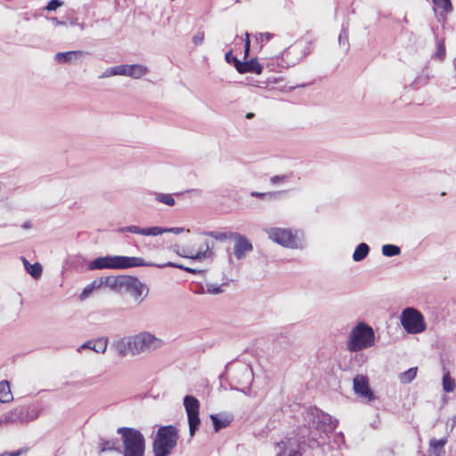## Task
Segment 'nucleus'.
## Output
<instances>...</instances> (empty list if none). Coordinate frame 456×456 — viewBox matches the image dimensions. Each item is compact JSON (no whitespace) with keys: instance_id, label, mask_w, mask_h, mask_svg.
Instances as JSON below:
<instances>
[{"instance_id":"17","label":"nucleus","mask_w":456,"mask_h":456,"mask_svg":"<svg viewBox=\"0 0 456 456\" xmlns=\"http://www.w3.org/2000/svg\"><path fill=\"white\" fill-rule=\"evenodd\" d=\"M121 66V76L130 77L134 79H139L145 76L149 69L141 64H123Z\"/></svg>"},{"instance_id":"10","label":"nucleus","mask_w":456,"mask_h":456,"mask_svg":"<svg viewBox=\"0 0 456 456\" xmlns=\"http://www.w3.org/2000/svg\"><path fill=\"white\" fill-rule=\"evenodd\" d=\"M200 401L192 395L183 397V406L188 418L190 436H193L200 425Z\"/></svg>"},{"instance_id":"24","label":"nucleus","mask_w":456,"mask_h":456,"mask_svg":"<svg viewBox=\"0 0 456 456\" xmlns=\"http://www.w3.org/2000/svg\"><path fill=\"white\" fill-rule=\"evenodd\" d=\"M153 266H156L158 268L174 267V268H177V269L185 271V272L192 273V274H202L205 273V270L191 268L188 266H184L183 265L176 264V263H173V262H167L164 264H154Z\"/></svg>"},{"instance_id":"15","label":"nucleus","mask_w":456,"mask_h":456,"mask_svg":"<svg viewBox=\"0 0 456 456\" xmlns=\"http://www.w3.org/2000/svg\"><path fill=\"white\" fill-rule=\"evenodd\" d=\"M232 61L236 70L240 74L248 72L261 74L263 71V66L258 62L256 58H253L248 61H240L237 57H233Z\"/></svg>"},{"instance_id":"13","label":"nucleus","mask_w":456,"mask_h":456,"mask_svg":"<svg viewBox=\"0 0 456 456\" xmlns=\"http://www.w3.org/2000/svg\"><path fill=\"white\" fill-rule=\"evenodd\" d=\"M134 336H126L123 337L122 338L115 341L112 344V347L115 349L116 353L121 356L126 357L127 355L135 356L137 355Z\"/></svg>"},{"instance_id":"31","label":"nucleus","mask_w":456,"mask_h":456,"mask_svg":"<svg viewBox=\"0 0 456 456\" xmlns=\"http://www.w3.org/2000/svg\"><path fill=\"white\" fill-rule=\"evenodd\" d=\"M210 419H211V420L213 422L214 430L216 432H218L222 428H226L230 424V422H231V419L229 418H225L224 419H221L216 414H211L210 415Z\"/></svg>"},{"instance_id":"30","label":"nucleus","mask_w":456,"mask_h":456,"mask_svg":"<svg viewBox=\"0 0 456 456\" xmlns=\"http://www.w3.org/2000/svg\"><path fill=\"white\" fill-rule=\"evenodd\" d=\"M418 371L417 367H412L408 369L407 370L402 372L399 376V379L403 384L411 383L416 377Z\"/></svg>"},{"instance_id":"33","label":"nucleus","mask_w":456,"mask_h":456,"mask_svg":"<svg viewBox=\"0 0 456 456\" xmlns=\"http://www.w3.org/2000/svg\"><path fill=\"white\" fill-rule=\"evenodd\" d=\"M382 254L388 257L399 256L401 254V248L394 244H386L382 246Z\"/></svg>"},{"instance_id":"4","label":"nucleus","mask_w":456,"mask_h":456,"mask_svg":"<svg viewBox=\"0 0 456 456\" xmlns=\"http://www.w3.org/2000/svg\"><path fill=\"white\" fill-rule=\"evenodd\" d=\"M178 439V428L175 426L159 428L152 443L154 456H168L177 445Z\"/></svg>"},{"instance_id":"22","label":"nucleus","mask_w":456,"mask_h":456,"mask_svg":"<svg viewBox=\"0 0 456 456\" xmlns=\"http://www.w3.org/2000/svg\"><path fill=\"white\" fill-rule=\"evenodd\" d=\"M118 232H131L144 236H158V232H159V231L155 229V226L149 228H141L137 225H129L118 228Z\"/></svg>"},{"instance_id":"55","label":"nucleus","mask_w":456,"mask_h":456,"mask_svg":"<svg viewBox=\"0 0 456 456\" xmlns=\"http://www.w3.org/2000/svg\"><path fill=\"white\" fill-rule=\"evenodd\" d=\"M337 437H338V438H340V440H341V441H343V439H344V436H343V435H342L341 433H340V434H338V435H337Z\"/></svg>"},{"instance_id":"27","label":"nucleus","mask_w":456,"mask_h":456,"mask_svg":"<svg viewBox=\"0 0 456 456\" xmlns=\"http://www.w3.org/2000/svg\"><path fill=\"white\" fill-rule=\"evenodd\" d=\"M13 396L11 392L10 383L7 380L0 382V402L9 403L12 401Z\"/></svg>"},{"instance_id":"7","label":"nucleus","mask_w":456,"mask_h":456,"mask_svg":"<svg viewBox=\"0 0 456 456\" xmlns=\"http://www.w3.org/2000/svg\"><path fill=\"white\" fill-rule=\"evenodd\" d=\"M40 414L39 409L30 406H18L5 412L0 423H28L35 420Z\"/></svg>"},{"instance_id":"23","label":"nucleus","mask_w":456,"mask_h":456,"mask_svg":"<svg viewBox=\"0 0 456 456\" xmlns=\"http://www.w3.org/2000/svg\"><path fill=\"white\" fill-rule=\"evenodd\" d=\"M127 275H119V276H105L103 278V283L106 287H109L112 289H118L124 288V284L126 281Z\"/></svg>"},{"instance_id":"35","label":"nucleus","mask_w":456,"mask_h":456,"mask_svg":"<svg viewBox=\"0 0 456 456\" xmlns=\"http://www.w3.org/2000/svg\"><path fill=\"white\" fill-rule=\"evenodd\" d=\"M155 200L157 201L163 203L165 205H167V206H174L175 203V199L173 198L172 194H168V193L156 192Z\"/></svg>"},{"instance_id":"48","label":"nucleus","mask_w":456,"mask_h":456,"mask_svg":"<svg viewBox=\"0 0 456 456\" xmlns=\"http://www.w3.org/2000/svg\"><path fill=\"white\" fill-rule=\"evenodd\" d=\"M250 51V40H249V34L246 33V40H245V49H244V58L246 59Z\"/></svg>"},{"instance_id":"39","label":"nucleus","mask_w":456,"mask_h":456,"mask_svg":"<svg viewBox=\"0 0 456 456\" xmlns=\"http://www.w3.org/2000/svg\"><path fill=\"white\" fill-rule=\"evenodd\" d=\"M206 292L212 294V295H217L223 292L222 285H215L213 283H207L206 284Z\"/></svg>"},{"instance_id":"40","label":"nucleus","mask_w":456,"mask_h":456,"mask_svg":"<svg viewBox=\"0 0 456 456\" xmlns=\"http://www.w3.org/2000/svg\"><path fill=\"white\" fill-rule=\"evenodd\" d=\"M436 58L439 59V60H443L445 56V45H444V39H442L441 41L438 42L437 44V50H436V53L435 54Z\"/></svg>"},{"instance_id":"3","label":"nucleus","mask_w":456,"mask_h":456,"mask_svg":"<svg viewBox=\"0 0 456 456\" xmlns=\"http://www.w3.org/2000/svg\"><path fill=\"white\" fill-rule=\"evenodd\" d=\"M117 433L121 436L123 456H144L145 438L140 430L121 427L117 429Z\"/></svg>"},{"instance_id":"51","label":"nucleus","mask_w":456,"mask_h":456,"mask_svg":"<svg viewBox=\"0 0 456 456\" xmlns=\"http://www.w3.org/2000/svg\"><path fill=\"white\" fill-rule=\"evenodd\" d=\"M234 56L232 55V51H229L228 53H225V56H224V59L225 61L228 62V63H232L233 64V61H232V58Z\"/></svg>"},{"instance_id":"16","label":"nucleus","mask_w":456,"mask_h":456,"mask_svg":"<svg viewBox=\"0 0 456 456\" xmlns=\"http://www.w3.org/2000/svg\"><path fill=\"white\" fill-rule=\"evenodd\" d=\"M123 287L135 300L139 299V303L142 301L143 298L141 297L145 289V285L138 278L127 275Z\"/></svg>"},{"instance_id":"11","label":"nucleus","mask_w":456,"mask_h":456,"mask_svg":"<svg viewBox=\"0 0 456 456\" xmlns=\"http://www.w3.org/2000/svg\"><path fill=\"white\" fill-rule=\"evenodd\" d=\"M269 239L274 242L290 248H297L299 247L298 240L292 231L285 228H268L265 229Z\"/></svg>"},{"instance_id":"28","label":"nucleus","mask_w":456,"mask_h":456,"mask_svg":"<svg viewBox=\"0 0 456 456\" xmlns=\"http://www.w3.org/2000/svg\"><path fill=\"white\" fill-rule=\"evenodd\" d=\"M234 233L235 232H215V231H212V232H202V234L206 235V236H208V237H211L216 240H219V241H224L228 239H232L233 238L234 236Z\"/></svg>"},{"instance_id":"1","label":"nucleus","mask_w":456,"mask_h":456,"mask_svg":"<svg viewBox=\"0 0 456 456\" xmlns=\"http://www.w3.org/2000/svg\"><path fill=\"white\" fill-rule=\"evenodd\" d=\"M305 425H308V447L320 446L319 436L321 433L328 434L332 432L338 426V420L324 413L321 410L311 407L304 414Z\"/></svg>"},{"instance_id":"25","label":"nucleus","mask_w":456,"mask_h":456,"mask_svg":"<svg viewBox=\"0 0 456 456\" xmlns=\"http://www.w3.org/2000/svg\"><path fill=\"white\" fill-rule=\"evenodd\" d=\"M26 271L34 278L38 279L42 275L43 268L39 263L30 264L25 257H21Z\"/></svg>"},{"instance_id":"52","label":"nucleus","mask_w":456,"mask_h":456,"mask_svg":"<svg viewBox=\"0 0 456 456\" xmlns=\"http://www.w3.org/2000/svg\"><path fill=\"white\" fill-rule=\"evenodd\" d=\"M243 375L250 379L252 378V371L250 370L245 368L244 371H243Z\"/></svg>"},{"instance_id":"37","label":"nucleus","mask_w":456,"mask_h":456,"mask_svg":"<svg viewBox=\"0 0 456 456\" xmlns=\"http://www.w3.org/2000/svg\"><path fill=\"white\" fill-rule=\"evenodd\" d=\"M446 444H447V438L446 437H444V438H441V439H438V440L436 439V438H432L429 441V446L432 449H434V450L443 449Z\"/></svg>"},{"instance_id":"14","label":"nucleus","mask_w":456,"mask_h":456,"mask_svg":"<svg viewBox=\"0 0 456 456\" xmlns=\"http://www.w3.org/2000/svg\"><path fill=\"white\" fill-rule=\"evenodd\" d=\"M232 239L235 240L233 253L237 259L244 258L248 253L253 250V245L246 236L235 232Z\"/></svg>"},{"instance_id":"12","label":"nucleus","mask_w":456,"mask_h":456,"mask_svg":"<svg viewBox=\"0 0 456 456\" xmlns=\"http://www.w3.org/2000/svg\"><path fill=\"white\" fill-rule=\"evenodd\" d=\"M354 390L356 395L367 400L373 401L376 396L369 386V379L366 376L356 375L353 380Z\"/></svg>"},{"instance_id":"49","label":"nucleus","mask_w":456,"mask_h":456,"mask_svg":"<svg viewBox=\"0 0 456 456\" xmlns=\"http://www.w3.org/2000/svg\"><path fill=\"white\" fill-rule=\"evenodd\" d=\"M285 179H286L285 175H274V176L271 177V183L273 184H276L281 181H284Z\"/></svg>"},{"instance_id":"36","label":"nucleus","mask_w":456,"mask_h":456,"mask_svg":"<svg viewBox=\"0 0 456 456\" xmlns=\"http://www.w3.org/2000/svg\"><path fill=\"white\" fill-rule=\"evenodd\" d=\"M113 76H121V66H114L108 68L103 73L99 76L100 79L113 77Z\"/></svg>"},{"instance_id":"42","label":"nucleus","mask_w":456,"mask_h":456,"mask_svg":"<svg viewBox=\"0 0 456 456\" xmlns=\"http://www.w3.org/2000/svg\"><path fill=\"white\" fill-rule=\"evenodd\" d=\"M62 5V2L60 0H51L48 2L47 5L45 6V9L47 11H55L57 8L61 7Z\"/></svg>"},{"instance_id":"43","label":"nucleus","mask_w":456,"mask_h":456,"mask_svg":"<svg viewBox=\"0 0 456 456\" xmlns=\"http://www.w3.org/2000/svg\"><path fill=\"white\" fill-rule=\"evenodd\" d=\"M273 37V34L272 33H269V32H265V33H260L256 36V40L257 41H260L261 43L263 42H267L269 41L270 39H272Z\"/></svg>"},{"instance_id":"38","label":"nucleus","mask_w":456,"mask_h":456,"mask_svg":"<svg viewBox=\"0 0 456 456\" xmlns=\"http://www.w3.org/2000/svg\"><path fill=\"white\" fill-rule=\"evenodd\" d=\"M155 229L159 231V232H158V235H161L166 232L180 234L184 231V228H183V227L163 228V227H159V226H155Z\"/></svg>"},{"instance_id":"9","label":"nucleus","mask_w":456,"mask_h":456,"mask_svg":"<svg viewBox=\"0 0 456 456\" xmlns=\"http://www.w3.org/2000/svg\"><path fill=\"white\" fill-rule=\"evenodd\" d=\"M133 336L137 355L153 352L163 346L162 339L148 331H142Z\"/></svg>"},{"instance_id":"19","label":"nucleus","mask_w":456,"mask_h":456,"mask_svg":"<svg viewBox=\"0 0 456 456\" xmlns=\"http://www.w3.org/2000/svg\"><path fill=\"white\" fill-rule=\"evenodd\" d=\"M87 54L84 51H69L65 53H57L54 56V60L59 63H74L79 61L81 58Z\"/></svg>"},{"instance_id":"6","label":"nucleus","mask_w":456,"mask_h":456,"mask_svg":"<svg viewBox=\"0 0 456 456\" xmlns=\"http://www.w3.org/2000/svg\"><path fill=\"white\" fill-rule=\"evenodd\" d=\"M401 324L409 334H419L426 330L423 314L413 307L403 310L400 316Z\"/></svg>"},{"instance_id":"53","label":"nucleus","mask_w":456,"mask_h":456,"mask_svg":"<svg viewBox=\"0 0 456 456\" xmlns=\"http://www.w3.org/2000/svg\"><path fill=\"white\" fill-rule=\"evenodd\" d=\"M30 227H31V225L28 222H26L22 224V228H24V229H28Z\"/></svg>"},{"instance_id":"32","label":"nucleus","mask_w":456,"mask_h":456,"mask_svg":"<svg viewBox=\"0 0 456 456\" xmlns=\"http://www.w3.org/2000/svg\"><path fill=\"white\" fill-rule=\"evenodd\" d=\"M108 346V338H99L97 339L93 340L92 350L96 353L103 354Z\"/></svg>"},{"instance_id":"26","label":"nucleus","mask_w":456,"mask_h":456,"mask_svg":"<svg viewBox=\"0 0 456 456\" xmlns=\"http://www.w3.org/2000/svg\"><path fill=\"white\" fill-rule=\"evenodd\" d=\"M370 252V247L365 242H362L357 245L355 248L354 254H353V259L355 262H361L363 259H365Z\"/></svg>"},{"instance_id":"44","label":"nucleus","mask_w":456,"mask_h":456,"mask_svg":"<svg viewBox=\"0 0 456 456\" xmlns=\"http://www.w3.org/2000/svg\"><path fill=\"white\" fill-rule=\"evenodd\" d=\"M204 41V32H198L196 35L192 37V42L195 45H200Z\"/></svg>"},{"instance_id":"2","label":"nucleus","mask_w":456,"mask_h":456,"mask_svg":"<svg viewBox=\"0 0 456 456\" xmlns=\"http://www.w3.org/2000/svg\"><path fill=\"white\" fill-rule=\"evenodd\" d=\"M154 263L146 262L142 257L137 256H99L90 261L87 265V269L102 270V269H128L137 266H151Z\"/></svg>"},{"instance_id":"8","label":"nucleus","mask_w":456,"mask_h":456,"mask_svg":"<svg viewBox=\"0 0 456 456\" xmlns=\"http://www.w3.org/2000/svg\"><path fill=\"white\" fill-rule=\"evenodd\" d=\"M297 437H286L277 444L279 452L276 456H302L300 447L302 444L308 446V437L305 430H300Z\"/></svg>"},{"instance_id":"21","label":"nucleus","mask_w":456,"mask_h":456,"mask_svg":"<svg viewBox=\"0 0 456 456\" xmlns=\"http://www.w3.org/2000/svg\"><path fill=\"white\" fill-rule=\"evenodd\" d=\"M433 10L437 16L438 21L444 19L445 14L452 11L451 0H432Z\"/></svg>"},{"instance_id":"20","label":"nucleus","mask_w":456,"mask_h":456,"mask_svg":"<svg viewBox=\"0 0 456 456\" xmlns=\"http://www.w3.org/2000/svg\"><path fill=\"white\" fill-rule=\"evenodd\" d=\"M99 454L107 452H116L121 453V445L118 438L106 439L101 437L98 443Z\"/></svg>"},{"instance_id":"5","label":"nucleus","mask_w":456,"mask_h":456,"mask_svg":"<svg viewBox=\"0 0 456 456\" xmlns=\"http://www.w3.org/2000/svg\"><path fill=\"white\" fill-rule=\"evenodd\" d=\"M375 343V333L373 329L365 322H359L355 325L348 338L347 349L354 353L372 346Z\"/></svg>"},{"instance_id":"41","label":"nucleus","mask_w":456,"mask_h":456,"mask_svg":"<svg viewBox=\"0 0 456 456\" xmlns=\"http://www.w3.org/2000/svg\"><path fill=\"white\" fill-rule=\"evenodd\" d=\"M338 42H339V45L346 46V50L348 49L349 44H348L347 34H346V28H342V30L339 34Z\"/></svg>"},{"instance_id":"54","label":"nucleus","mask_w":456,"mask_h":456,"mask_svg":"<svg viewBox=\"0 0 456 456\" xmlns=\"http://www.w3.org/2000/svg\"><path fill=\"white\" fill-rule=\"evenodd\" d=\"M254 116H255V114H254V113H252V112H248V113H247V115H246V118L250 119V118H252Z\"/></svg>"},{"instance_id":"29","label":"nucleus","mask_w":456,"mask_h":456,"mask_svg":"<svg viewBox=\"0 0 456 456\" xmlns=\"http://www.w3.org/2000/svg\"><path fill=\"white\" fill-rule=\"evenodd\" d=\"M456 387V383L453 378H452L450 372L447 370L443 375V389L446 393L453 392Z\"/></svg>"},{"instance_id":"34","label":"nucleus","mask_w":456,"mask_h":456,"mask_svg":"<svg viewBox=\"0 0 456 456\" xmlns=\"http://www.w3.org/2000/svg\"><path fill=\"white\" fill-rule=\"evenodd\" d=\"M250 195L254 198H258L264 200H273L278 198L280 195V192L278 191H270V192H258V191H252Z\"/></svg>"},{"instance_id":"18","label":"nucleus","mask_w":456,"mask_h":456,"mask_svg":"<svg viewBox=\"0 0 456 456\" xmlns=\"http://www.w3.org/2000/svg\"><path fill=\"white\" fill-rule=\"evenodd\" d=\"M213 247V242L206 240L196 254L187 255L185 253H178V255L181 256L182 257L201 261L202 259L210 258L214 255L212 251Z\"/></svg>"},{"instance_id":"45","label":"nucleus","mask_w":456,"mask_h":456,"mask_svg":"<svg viewBox=\"0 0 456 456\" xmlns=\"http://www.w3.org/2000/svg\"><path fill=\"white\" fill-rule=\"evenodd\" d=\"M94 291V289L89 286V284L83 289V291L81 292V294L79 295V299L80 300H85L86 298H87L91 293Z\"/></svg>"},{"instance_id":"47","label":"nucleus","mask_w":456,"mask_h":456,"mask_svg":"<svg viewBox=\"0 0 456 456\" xmlns=\"http://www.w3.org/2000/svg\"><path fill=\"white\" fill-rule=\"evenodd\" d=\"M26 451V449L21 448L14 452H4L1 453L0 456H20Z\"/></svg>"},{"instance_id":"50","label":"nucleus","mask_w":456,"mask_h":456,"mask_svg":"<svg viewBox=\"0 0 456 456\" xmlns=\"http://www.w3.org/2000/svg\"><path fill=\"white\" fill-rule=\"evenodd\" d=\"M92 346H93V340H89L87 342H85L83 345H81L77 348V351L80 352V350H82V349H91L92 350Z\"/></svg>"},{"instance_id":"46","label":"nucleus","mask_w":456,"mask_h":456,"mask_svg":"<svg viewBox=\"0 0 456 456\" xmlns=\"http://www.w3.org/2000/svg\"><path fill=\"white\" fill-rule=\"evenodd\" d=\"M104 285L103 283V278L101 277L99 279H95L94 281H92L89 286L94 290L95 289H100Z\"/></svg>"}]
</instances>
